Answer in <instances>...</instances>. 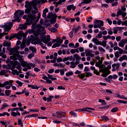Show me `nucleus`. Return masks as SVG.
Here are the masks:
<instances>
[{
    "label": "nucleus",
    "mask_w": 127,
    "mask_h": 127,
    "mask_svg": "<svg viewBox=\"0 0 127 127\" xmlns=\"http://www.w3.org/2000/svg\"><path fill=\"white\" fill-rule=\"evenodd\" d=\"M16 13H17V14H18L20 17H21L22 15H23V14H24V10H18V11H16Z\"/></svg>",
    "instance_id": "4be33fe9"
},
{
    "label": "nucleus",
    "mask_w": 127,
    "mask_h": 127,
    "mask_svg": "<svg viewBox=\"0 0 127 127\" xmlns=\"http://www.w3.org/2000/svg\"><path fill=\"white\" fill-rule=\"evenodd\" d=\"M89 110L91 111H95V108H90V107H85L81 109H78L75 110V112L77 111H80L81 112H90Z\"/></svg>",
    "instance_id": "9d476101"
},
{
    "label": "nucleus",
    "mask_w": 127,
    "mask_h": 127,
    "mask_svg": "<svg viewBox=\"0 0 127 127\" xmlns=\"http://www.w3.org/2000/svg\"><path fill=\"white\" fill-rule=\"evenodd\" d=\"M52 99H53V96H50L49 98H47V102H52Z\"/></svg>",
    "instance_id": "8fccbe9b"
},
{
    "label": "nucleus",
    "mask_w": 127,
    "mask_h": 127,
    "mask_svg": "<svg viewBox=\"0 0 127 127\" xmlns=\"http://www.w3.org/2000/svg\"><path fill=\"white\" fill-rule=\"evenodd\" d=\"M85 74V77L86 78H89V77H92V76H93V73L90 72H86Z\"/></svg>",
    "instance_id": "2f4dec72"
},
{
    "label": "nucleus",
    "mask_w": 127,
    "mask_h": 127,
    "mask_svg": "<svg viewBox=\"0 0 127 127\" xmlns=\"http://www.w3.org/2000/svg\"><path fill=\"white\" fill-rule=\"evenodd\" d=\"M51 40L50 38V35H47L46 36L40 35L39 37H36L34 38L35 45L36 44H40V45L42 47V46H46L48 42H49Z\"/></svg>",
    "instance_id": "f257e3e1"
},
{
    "label": "nucleus",
    "mask_w": 127,
    "mask_h": 127,
    "mask_svg": "<svg viewBox=\"0 0 127 127\" xmlns=\"http://www.w3.org/2000/svg\"><path fill=\"white\" fill-rule=\"evenodd\" d=\"M119 111V109L118 107H114L112 109H111V112H118Z\"/></svg>",
    "instance_id": "0e129e2a"
},
{
    "label": "nucleus",
    "mask_w": 127,
    "mask_h": 127,
    "mask_svg": "<svg viewBox=\"0 0 127 127\" xmlns=\"http://www.w3.org/2000/svg\"><path fill=\"white\" fill-rule=\"evenodd\" d=\"M101 119L102 121H109L110 120L107 116H102Z\"/></svg>",
    "instance_id": "de8ad7c7"
},
{
    "label": "nucleus",
    "mask_w": 127,
    "mask_h": 127,
    "mask_svg": "<svg viewBox=\"0 0 127 127\" xmlns=\"http://www.w3.org/2000/svg\"><path fill=\"white\" fill-rule=\"evenodd\" d=\"M24 65L25 67H27V68L29 69L30 70L31 69V63H25Z\"/></svg>",
    "instance_id": "bb28decb"
},
{
    "label": "nucleus",
    "mask_w": 127,
    "mask_h": 127,
    "mask_svg": "<svg viewBox=\"0 0 127 127\" xmlns=\"http://www.w3.org/2000/svg\"><path fill=\"white\" fill-rule=\"evenodd\" d=\"M86 76L85 73H81L80 74H78L77 75V77L79 78L80 79H83Z\"/></svg>",
    "instance_id": "f704fd0d"
},
{
    "label": "nucleus",
    "mask_w": 127,
    "mask_h": 127,
    "mask_svg": "<svg viewBox=\"0 0 127 127\" xmlns=\"http://www.w3.org/2000/svg\"><path fill=\"white\" fill-rule=\"evenodd\" d=\"M117 102L118 103H120V104H127V101H125L124 100H117Z\"/></svg>",
    "instance_id": "603ef678"
},
{
    "label": "nucleus",
    "mask_w": 127,
    "mask_h": 127,
    "mask_svg": "<svg viewBox=\"0 0 127 127\" xmlns=\"http://www.w3.org/2000/svg\"><path fill=\"white\" fill-rule=\"evenodd\" d=\"M12 83H13L12 80L6 81L3 84L0 82V88H4L5 87V89L9 90L12 86Z\"/></svg>",
    "instance_id": "423d86ee"
},
{
    "label": "nucleus",
    "mask_w": 127,
    "mask_h": 127,
    "mask_svg": "<svg viewBox=\"0 0 127 127\" xmlns=\"http://www.w3.org/2000/svg\"><path fill=\"white\" fill-rule=\"evenodd\" d=\"M20 29H26L27 28V25L24 24L20 26Z\"/></svg>",
    "instance_id": "4c0bfd02"
},
{
    "label": "nucleus",
    "mask_w": 127,
    "mask_h": 127,
    "mask_svg": "<svg viewBox=\"0 0 127 127\" xmlns=\"http://www.w3.org/2000/svg\"><path fill=\"white\" fill-rule=\"evenodd\" d=\"M67 10H71V9H72V10H75L76 9V6H74V4H71L67 6Z\"/></svg>",
    "instance_id": "dca6fc26"
},
{
    "label": "nucleus",
    "mask_w": 127,
    "mask_h": 127,
    "mask_svg": "<svg viewBox=\"0 0 127 127\" xmlns=\"http://www.w3.org/2000/svg\"><path fill=\"white\" fill-rule=\"evenodd\" d=\"M96 37V38H102L103 37V34H102V33H99Z\"/></svg>",
    "instance_id": "4d7b16f0"
},
{
    "label": "nucleus",
    "mask_w": 127,
    "mask_h": 127,
    "mask_svg": "<svg viewBox=\"0 0 127 127\" xmlns=\"http://www.w3.org/2000/svg\"><path fill=\"white\" fill-rule=\"evenodd\" d=\"M68 60H69V61H72V60H73V56H70V57L64 58L63 59V62L68 61Z\"/></svg>",
    "instance_id": "412c9836"
},
{
    "label": "nucleus",
    "mask_w": 127,
    "mask_h": 127,
    "mask_svg": "<svg viewBox=\"0 0 127 127\" xmlns=\"http://www.w3.org/2000/svg\"><path fill=\"white\" fill-rule=\"evenodd\" d=\"M14 19L13 20V21H16L17 20H18L19 19V18L20 17V16L16 12H15L13 16Z\"/></svg>",
    "instance_id": "4468645a"
},
{
    "label": "nucleus",
    "mask_w": 127,
    "mask_h": 127,
    "mask_svg": "<svg viewBox=\"0 0 127 127\" xmlns=\"http://www.w3.org/2000/svg\"><path fill=\"white\" fill-rule=\"evenodd\" d=\"M7 107H8V105H7L6 103H4L0 109L1 111H3V109H5Z\"/></svg>",
    "instance_id": "37998d69"
},
{
    "label": "nucleus",
    "mask_w": 127,
    "mask_h": 127,
    "mask_svg": "<svg viewBox=\"0 0 127 127\" xmlns=\"http://www.w3.org/2000/svg\"><path fill=\"white\" fill-rule=\"evenodd\" d=\"M124 60H126V61H127V56L126 55L122 56L119 59V61H120V62H123Z\"/></svg>",
    "instance_id": "f3484780"
},
{
    "label": "nucleus",
    "mask_w": 127,
    "mask_h": 127,
    "mask_svg": "<svg viewBox=\"0 0 127 127\" xmlns=\"http://www.w3.org/2000/svg\"><path fill=\"white\" fill-rule=\"evenodd\" d=\"M123 27H116L113 28V33L115 34L118 33V31L121 30Z\"/></svg>",
    "instance_id": "2eb2a0df"
},
{
    "label": "nucleus",
    "mask_w": 127,
    "mask_h": 127,
    "mask_svg": "<svg viewBox=\"0 0 127 127\" xmlns=\"http://www.w3.org/2000/svg\"><path fill=\"white\" fill-rule=\"evenodd\" d=\"M30 50L32 51V53H36V48L34 47H29Z\"/></svg>",
    "instance_id": "e433bc0d"
},
{
    "label": "nucleus",
    "mask_w": 127,
    "mask_h": 127,
    "mask_svg": "<svg viewBox=\"0 0 127 127\" xmlns=\"http://www.w3.org/2000/svg\"><path fill=\"white\" fill-rule=\"evenodd\" d=\"M94 74H95V75H97V76H99L100 75V72L98 71V70L95 69L94 71H93Z\"/></svg>",
    "instance_id": "e2e57ef3"
},
{
    "label": "nucleus",
    "mask_w": 127,
    "mask_h": 127,
    "mask_svg": "<svg viewBox=\"0 0 127 127\" xmlns=\"http://www.w3.org/2000/svg\"><path fill=\"white\" fill-rule=\"evenodd\" d=\"M34 3L33 1H26L25 7L26 8L25 10V13H29L31 11V9H32V6L34 5Z\"/></svg>",
    "instance_id": "39448f33"
},
{
    "label": "nucleus",
    "mask_w": 127,
    "mask_h": 127,
    "mask_svg": "<svg viewBox=\"0 0 127 127\" xmlns=\"http://www.w3.org/2000/svg\"><path fill=\"white\" fill-rule=\"evenodd\" d=\"M69 115H71L72 117H74V118L77 117V114L75 112H69Z\"/></svg>",
    "instance_id": "3c124183"
},
{
    "label": "nucleus",
    "mask_w": 127,
    "mask_h": 127,
    "mask_svg": "<svg viewBox=\"0 0 127 127\" xmlns=\"http://www.w3.org/2000/svg\"><path fill=\"white\" fill-rule=\"evenodd\" d=\"M4 116H7V117H9V114L7 112H4L3 114L0 113V117H4Z\"/></svg>",
    "instance_id": "a19ab883"
},
{
    "label": "nucleus",
    "mask_w": 127,
    "mask_h": 127,
    "mask_svg": "<svg viewBox=\"0 0 127 127\" xmlns=\"http://www.w3.org/2000/svg\"><path fill=\"white\" fill-rule=\"evenodd\" d=\"M98 49L100 52H102L103 53H105V52H106V50H105V49H104L101 46H99Z\"/></svg>",
    "instance_id": "c756f323"
},
{
    "label": "nucleus",
    "mask_w": 127,
    "mask_h": 127,
    "mask_svg": "<svg viewBox=\"0 0 127 127\" xmlns=\"http://www.w3.org/2000/svg\"><path fill=\"white\" fill-rule=\"evenodd\" d=\"M5 48L3 47L2 48V52L0 53V56L2 57V58L5 59V58H6V55H5Z\"/></svg>",
    "instance_id": "f8f14e48"
},
{
    "label": "nucleus",
    "mask_w": 127,
    "mask_h": 127,
    "mask_svg": "<svg viewBox=\"0 0 127 127\" xmlns=\"http://www.w3.org/2000/svg\"><path fill=\"white\" fill-rule=\"evenodd\" d=\"M121 42L125 45L126 43H127V39H123Z\"/></svg>",
    "instance_id": "774afa93"
},
{
    "label": "nucleus",
    "mask_w": 127,
    "mask_h": 127,
    "mask_svg": "<svg viewBox=\"0 0 127 127\" xmlns=\"http://www.w3.org/2000/svg\"><path fill=\"white\" fill-rule=\"evenodd\" d=\"M24 35L23 32L20 31L17 34H13L12 35L10 36V40H11L13 38H17V39H22V37Z\"/></svg>",
    "instance_id": "0eeeda50"
},
{
    "label": "nucleus",
    "mask_w": 127,
    "mask_h": 127,
    "mask_svg": "<svg viewBox=\"0 0 127 127\" xmlns=\"http://www.w3.org/2000/svg\"><path fill=\"white\" fill-rule=\"evenodd\" d=\"M57 42L58 44H62L63 43V40L59 39L58 40H53V43H55Z\"/></svg>",
    "instance_id": "a211bd4d"
},
{
    "label": "nucleus",
    "mask_w": 127,
    "mask_h": 127,
    "mask_svg": "<svg viewBox=\"0 0 127 127\" xmlns=\"http://www.w3.org/2000/svg\"><path fill=\"white\" fill-rule=\"evenodd\" d=\"M53 117H57L59 119H60L61 117H62V112H58L56 113V115L53 114Z\"/></svg>",
    "instance_id": "aec40b11"
},
{
    "label": "nucleus",
    "mask_w": 127,
    "mask_h": 127,
    "mask_svg": "<svg viewBox=\"0 0 127 127\" xmlns=\"http://www.w3.org/2000/svg\"><path fill=\"white\" fill-rule=\"evenodd\" d=\"M115 57L116 58H119V57H120V53H119V51H116L115 53Z\"/></svg>",
    "instance_id": "864d4df0"
},
{
    "label": "nucleus",
    "mask_w": 127,
    "mask_h": 127,
    "mask_svg": "<svg viewBox=\"0 0 127 127\" xmlns=\"http://www.w3.org/2000/svg\"><path fill=\"white\" fill-rule=\"evenodd\" d=\"M66 1V0H60L57 2V4H61L63 2H65Z\"/></svg>",
    "instance_id": "13d9d810"
},
{
    "label": "nucleus",
    "mask_w": 127,
    "mask_h": 127,
    "mask_svg": "<svg viewBox=\"0 0 127 127\" xmlns=\"http://www.w3.org/2000/svg\"><path fill=\"white\" fill-rule=\"evenodd\" d=\"M60 74L62 76H63L65 74V71L63 69H61L60 70Z\"/></svg>",
    "instance_id": "052dcab7"
},
{
    "label": "nucleus",
    "mask_w": 127,
    "mask_h": 127,
    "mask_svg": "<svg viewBox=\"0 0 127 127\" xmlns=\"http://www.w3.org/2000/svg\"><path fill=\"white\" fill-rule=\"evenodd\" d=\"M100 45L103 46V47H106V46H107V41L103 40L102 42H100Z\"/></svg>",
    "instance_id": "a878e982"
},
{
    "label": "nucleus",
    "mask_w": 127,
    "mask_h": 127,
    "mask_svg": "<svg viewBox=\"0 0 127 127\" xmlns=\"http://www.w3.org/2000/svg\"><path fill=\"white\" fill-rule=\"evenodd\" d=\"M83 0V1L81 2V4H82V3H85L86 4H88L90 3L91 1H92V0Z\"/></svg>",
    "instance_id": "ea45409f"
},
{
    "label": "nucleus",
    "mask_w": 127,
    "mask_h": 127,
    "mask_svg": "<svg viewBox=\"0 0 127 127\" xmlns=\"http://www.w3.org/2000/svg\"><path fill=\"white\" fill-rule=\"evenodd\" d=\"M13 54H14L13 56L10 57V59L11 60H18L19 62H23V59L22 57L19 55V53L17 49H13L12 50Z\"/></svg>",
    "instance_id": "20e7f679"
},
{
    "label": "nucleus",
    "mask_w": 127,
    "mask_h": 127,
    "mask_svg": "<svg viewBox=\"0 0 127 127\" xmlns=\"http://www.w3.org/2000/svg\"><path fill=\"white\" fill-rule=\"evenodd\" d=\"M58 90H65V87L62 86H59L57 87Z\"/></svg>",
    "instance_id": "69168bd1"
},
{
    "label": "nucleus",
    "mask_w": 127,
    "mask_h": 127,
    "mask_svg": "<svg viewBox=\"0 0 127 127\" xmlns=\"http://www.w3.org/2000/svg\"><path fill=\"white\" fill-rule=\"evenodd\" d=\"M57 62L58 63H59L60 62H63V59L61 57L58 58L57 60Z\"/></svg>",
    "instance_id": "6e6d98bb"
},
{
    "label": "nucleus",
    "mask_w": 127,
    "mask_h": 127,
    "mask_svg": "<svg viewBox=\"0 0 127 127\" xmlns=\"http://www.w3.org/2000/svg\"><path fill=\"white\" fill-rule=\"evenodd\" d=\"M92 41H93V42H94L95 43V44L96 45H100V44L101 43V41H99V40H98V39H97L96 38H94L92 39Z\"/></svg>",
    "instance_id": "6ab92c4d"
},
{
    "label": "nucleus",
    "mask_w": 127,
    "mask_h": 127,
    "mask_svg": "<svg viewBox=\"0 0 127 127\" xmlns=\"http://www.w3.org/2000/svg\"><path fill=\"white\" fill-rule=\"evenodd\" d=\"M25 41H26V40L24 39H23V42L21 43V44L20 45V49H24V48H25V46H26L25 45Z\"/></svg>",
    "instance_id": "b1692460"
},
{
    "label": "nucleus",
    "mask_w": 127,
    "mask_h": 127,
    "mask_svg": "<svg viewBox=\"0 0 127 127\" xmlns=\"http://www.w3.org/2000/svg\"><path fill=\"white\" fill-rule=\"evenodd\" d=\"M0 27L1 28H4V30L5 32H8L11 29L12 27V23L11 22L7 23L5 25H0Z\"/></svg>",
    "instance_id": "1a4fd4ad"
},
{
    "label": "nucleus",
    "mask_w": 127,
    "mask_h": 127,
    "mask_svg": "<svg viewBox=\"0 0 127 127\" xmlns=\"http://www.w3.org/2000/svg\"><path fill=\"white\" fill-rule=\"evenodd\" d=\"M34 10L31 11V13L28 15L27 20H29L30 23H33V22H38V20L40 19L41 13L39 12L38 16L36 17V13L38 12V8L37 7H34Z\"/></svg>",
    "instance_id": "f03ea898"
},
{
    "label": "nucleus",
    "mask_w": 127,
    "mask_h": 127,
    "mask_svg": "<svg viewBox=\"0 0 127 127\" xmlns=\"http://www.w3.org/2000/svg\"><path fill=\"white\" fill-rule=\"evenodd\" d=\"M11 115L13 116V117H16V116H20V113L19 112H11Z\"/></svg>",
    "instance_id": "c9c22d12"
},
{
    "label": "nucleus",
    "mask_w": 127,
    "mask_h": 127,
    "mask_svg": "<svg viewBox=\"0 0 127 127\" xmlns=\"http://www.w3.org/2000/svg\"><path fill=\"white\" fill-rule=\"evenodd\" d=\"M48 77L49 79H51L52 81H55V80H57V78L56 77H53V76L52 75H50L49 74H48Z\"/></svg>",
    "instance_id": "72a5a7b5"
},
{
    "label": "nucleus",
    "mask_w": 127,
    "mask_h": 127,
    "mask_svg": "<svg viewBox=\"0 0 127 127\" xmlns=\"http://www.w3.org/2000/svg\"><path fill=\"white\" fill-rule=\"evenodd\" d=\"M60 44H58L57 43L54 44L52 46V48H56V47H59L60 46Z\"/></svg>",
    "instance_id": "49530a36"
},
{
    "label": "nucleus",
    "mask_w": 127,
    "mask_h": 127,
    "mask_svg": "<svg viewBox=\"0 0 127 127\" xmlns=\"http://www.w3.org/2000/svg\"><path fill=\"white\" fill-rule=\"evenodd\" d=\"M72 75H73V72L72 71H69L65 73V76H66V77H69V76H72Z\"/></svg>",
    "instance_id": "a18cd8bd"
},
{
    "label": "nucleus",
    "mask_w": 127,
    "mask_h": 127,
    "mask_svg": "<svg viewBox=\"0 0 127 127\" xmlns=\"http://www.w3.org/2000/svg\"><path fill=\"white\" fill-rule=\"evenodd\" d=\"M16 83L17 84H18V86H20V87H21V86H22V85H23V83L19 81V80H17L16 81Z\"/></svg>",
    "instance_id": "680f3d73"
},
{
    "label": "nucleus",
    "mask_w": 127,
    "mask_h": 127,
    "mask_svg": "<svg viewBox=\"0 0 127 127\" xmlns=\"http://www.w3.org/2000/svg\"><path fill=\"white\" fill-rule=\"evenodd\" d=\"M49 30H50V31H51V32H52L53 33H55L56 32H57V31H58V29H57V28L53 27L49 28Z\"/></svg>",
    "instance_id": "5701e85b"
},
{
    "label": "nucleus",
    "mask_w": 127,
    "mask_h": 127,
    "mask_svg": "<svg viewBox=\"0 0 127 127\" xmlns=\"http://www.w3.org/2000/svg\"><path fill=\"white\" fill-rule=\"evenodd\" d=\"M18 125L21 126V127H23V124L22 122H21V119H18Z\"/></svg>",
    "instance_id": "c03bdc74"
},
{
    "label": "nucleus",
    "mask_w": 127,
    "mask_h": 127,
    "mask_svg": "<svg viewBox=\"0 0 127 127\" xmlns=\"http://www.w3.org/2000/svg\"><path fill=\"white\" fill-rule=\"evenodd\" d=\"M28 88H31L32 89H36V90H38L39 87H37L36 85H34L32 84H29L28 85Z\"/></svg>",
    "instance_id": "7c9ffc66"
},
{
    "label": "nucleus",
    "mask_w": 127,
    "mask_h": 127,
    "mask_svg": "<svg viewBox=\"0 0 127 127\" xmlns=\"http://www.w3.org/2000/svg\"><path fill=\"white\" fill-rule=\"evenodd\" d=\"M95 23L97 24L99 27V28H101V26H104V21L101 20H95Z\"/></svg>",
    "instance_id": "9b49d317"
},
{
    "label": "nucleus",
    "mask_w": 127,
    "mask_h": 127,
    "mask_svg": "<svg viewBox=\"0 0 127 127\" xmlns=\"http://www.w3.org/2000/svg\"><path fill=\"white\" fill-rule=\"evenodd\" d=\"M104 65L103 64H100L99 67V72H101V73H105L106 72V70H107V67L103 68Z\"/></svg>",
    "instance_id": "ddd939ff"
},
{
    "label": "nucleus",
    "mask_w": 127,
    "mask_h": 127,
    "mask_svg": "<svg viewBox=\"0 0 127 127\" xmlns=\"http://www.w3.org/2000/svg\"><path fill=\"white\" fill-rule=\"evenodd\" d=\"M12 49H16V48H12L11 49L9 47L7 48V50L8 51H10V53H11V54H12V55H13V56L15 54H13V53L12 52Z\"/></svg>",
    "instance_id": "58836bf2"
},
{
    "label": "nucleus",
    "mask_w": 127,
    "mask_h": 127,
    "mask_svg": "<svg viewBox=\"0 0 127 127\" xmlns=\"http://www.w3.org/2000/svg\"><path fill=\"white\" fill-rule=\"evenodd\" d=\"M19 64H19V63L18 61H15L13 63V66H14L15 67H16L17 66H18Z\"/></svg>",
    "instance_id": "bf43d9fd"
},
{
    "label": "nucleus",
    "mask_w": 127,
    "mask_h": 127,
    "mask_svg": "<svg viewBox=\"0 0 127 127\" xmlns=\"http://www.w3.org/2000/svg\"><path fill=\"white\" fill-rule=\"evenodd\" d=\"M126 10L127 8H126V7L122 6L121 7V9L118 10L117 16L119 17L120 16V15H122L123 18L126 17V16H127V12L124 11H126Z\"/></svg>",
    "instance_id": "6e6552de"
},
{
    "label": "nucleus",
    "mask_w": 127,
    "mask_h": 127,
    "mask_svg": "<svg viewBox=\"0 0 127 127\" xmlns=\"http://www.w3.org/2000/svg\"><path fill=\"white\" fill-rule=\"evenodd\" d=\"M81 60V57L78 55V54H74L73 55V58H72V61L70 63V67L74 69L80 64V61Z\"/></svg>",
    "instance_id": "7ed1b4c3"
},
{
    "label": "nucleus",
    "mask_w": 127,
    "mask_h": 127,
    "mask_svg": "<svg viewBox=\"0 0 127 127\" xmlns=\"http://www.w3.org/2000/svg\"><path fill=\"white\" fill-rule=\"evenodd\" d=\"M27 118H36V117H38L37 114H31L27 115Z\"/></svg>",
    "instance_id": "79ce46f5"
},
{
    "label": "nucleus",
    "mask_w": 127,
    "mask_h": 127,
    "mask_svg": "<svg viewBox=\"0 0 127 127\" xmlns=\"http://www.w3.org/2000/svg\"><path fill=\"white\" fill-rule=\"evenodd\" d=\"M65 67V64H64L62 63H59L58 68H64Z\"/></svg>",
    "instance_id": "5fc2aeb1"
},
{
    "label": "nucleus",
    "mask_w": 127,
    "mask_h": 127,
    "mask_svg": "<svg viewBox=\"0 0 127 127\" xmlns=\"http://www.w3.org/2000/svg\"><path fill=\"white\" fill-rule=\"evenodd\" d=\"M116 97L117 98H119L120 99H122V100H127V98L126 97L125 95H121L120 94H118Z\"/></svg>",
    "instance_id": "c85d7f7f"
},
{
    "label": "nucleus",
    "mask_w": 127,
    "mask_h": 127,
    "mask_svg": "<svg viewBox=\"0 0 127 127\" xmlns=\"http://www.w3.org/2000/svg\"><path fill=\"white\" fill-rule=\"evenodd\" d=\"M92 53H93V51L92 50H87L85 52V55L87 57L90 56Z\"/></svg>",
    "instance_id": "393cba45"
},
{
    "label": "nucleus",
    "mask_w": 127,
    "mask_h": 127,
    "mask_svg": "<svg viewBox=\"0 0 127 127\" xmlns=\"http://www.w3.org/2000/svg\"><path fill=\"white\" fill-rule=\"evenodd\" d=\"M23 18L24 19H26V21H27L29 24H32V23H30L29 22V20H27V19L28 18V16H27L26 15H25V14L23 16Z\"/></svg>",
    "instance_id": "09e8293b"
},
{
    "label": "nucleus",
    "mask_w": 127,
    "mask_h": 127,
    "mask_svg": "<svg viewBox=\"0 0 127 127\" xmlns=\"http://www.w3.org/2000/svg\"><path fill=\"white\" fill-rule=\"evenodd\" d=\"M6 73H7V70L5 69L2 70L0 71V75H4L5 74H6Z\"/></svg>",
    "instance_id": "473e14b6"
},
{
    "label": "nucleus",
    "mask_w": 127,
    "mask_h": 127,
    "mask_svg": "<svg viewBox=\"0 0 127 127\" xmlns=\"http://www.w3.org/2000/svg\"><path fill=\"white\" fill-rule=\"evenodd\" d=\"M5 94L7 97H9L11 94V91L10 90H5Z\"/></svg>",
    "instance_id": "cd10ccee"
},
{
    "label": "nucleus",
    "mask_w": 127,
    "mask_h": 127,
    "mask_svg": "<svg viewBox=\"0 0 127 127\" xmlns=\"http://www.w3.org/2000/svg\"><path fill=\"white\" fill-rule=\"evenodd\" d=\"M52 16H53V14L52 13L50 12L48 13V18H51V17H52Z\"/></svg>",
    "instance_id": "338daca9"
}]
</instances>
